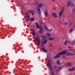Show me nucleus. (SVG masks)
<instances>
[{"label": "nucleus", "instance_id": "obj_1", "mask_svg": "<svg viewBox=\"0 0 75 75\" xmlns=\"http://www.w3.org/2000/svg\"><path fill=\"white\" fill-rule=\"evenodd\" d=\"M67 52V50H64L62 52H59L58 53V55L54 56L53 57V58L54 59H55L57 58H59V57H60V56L64 55L65 54H66Z\"/></svg>", "mask_w": 75, "mask_h": 75}, {"label": "nucleus", "instance_id": "obj_2", "mask_svg": "<svg viewBox=\"0 0 75 75\" xmlns=\"http://www.w3.org/2000/svg\"><path fill=\"white\" fill-rule=\"evenodd\" d=\"M43 6V4L42 3L40 4L36 8V10H37V11L38 12V14L39 15H41V11L40 9V8H41L42 6Z\"/></svg>", "mask_w": 75, "mask_h": 75}, {"label": "nucleus", "instance_id": "obj_3", "mask_svg": "<svg viewBox=\"0 0 75 75\" xmlns=\"http://www.w3.org/2000/svg\"><path fill=\"white\" fill-rule=\"evenodd\" d=\"M35 40L37 42L38 45H40V38L38 36H37Z\"/></svg>", "mask_w": 75, "mask_h": 75}, {"label": "nucleus", "instance_id": "obj_4", "mask_svg": "<svg viewBox=\"0 0 75 75\" xmlns=\"http://www.w3.org/2000/svg\"><path fill=\"white\" fill-rule=\"evenodd\" d=\"M47 66L49 68V69L51 70V71H52V67H51V64H50L49 62H48L47 64Z\"/></svg>", "mask_w": 75, "mask_h": 75}, {"label": "nucleus", "instance_id": "obj_5", "mask_svg": "<svg viewBox=\"0 0 75 75\" xmlns=\"http://www.w3.org/2000/svg\"><path fill=\"white\" fill-rule=\"evenodd\" d=\"M64 9H62L59 12V16H61L62 15L63 13H64Z\"/></svg>", "mask_w": 75, "mask_h": 75}, {"label": "nucleus", "instance_id": "obj_6", "mask_svg": "<svg viewBox=\"0 0 75 75\" xmlns=\"http://www.w3.org/2000/svg\"><path fill=\"white\" fill-rule=\"evenodd\" d=\"M28 13H31L32 14V16H34V14H35L34 13V11H32V10H29V11H27Z\"/></svg>", "mask_w": 75, "mask_h": 75}, {"label": "nucleus", "instance_id": "obj_7", "mask_svg": "<svg viewBox=\"0 0 75 75\" xmlns=\"http://www.w3.org/2000/svg\"><path fill=\"white\" fill-rule=\"evenodd\" d=\"M44 14L47 17H48V11L47 10H45L44 11Z\"/></svg>", "mask_w": 75, "mask_h": 75}, {"label": "nucleus", "instance_id": "obj_8", "mask_svg": "<svg viewBox=\"0 0 75 75\" xmlns=\"http://www.w3.org/2000/svg\"><path fill=\"white\" fill-rule=\"evenodd\" d=\"M46 36L47 37H50L52 36L51 35V34L48 33H46Z\"/></svg>", "mask_w": 75, "mask_h": 75}, {"label": "nucleus", "instance_id": "obj_9", "mask_svg": "<svg viewBox=\"0 0 75 75\" xmlns=\"http://www.w3.org/2000/svg\"><path fill=\"white\" fill-rule=\"evenodd\" d=\"M75 70V67H73L71 69H68L69 71V72H71L72 71H73Z\"/></svg>", "mask_w": 75, "mask_h": 75}, {"label": "nucleus", "instance_id": "obj_10", "mask_svg": "<svg viewBox=\"0 0 75 75\" xmlns=\"http://www.w3.org/2000/svg\"><path fill=\"white\" fill-rule=\"evenodd\" d=\"M52 15L53 17L54 18H58V16H57V15H56V13H53Z\"/></svg>", "mask_w": 75, "mask_h": 75}, {"label": "nucleus", "instance_id": "obj_11", "mask_svg": "<svg viewBox=\"0 0 75 75\" xmlns=\"http://www.w3.org/2000/svg\"><path fill=\"white\" fill-rule=\"evenodd\" d=\"M35 25L36 26V28H39L40 27H39V25L38 24V23L37 22H35Z\"/></svg>", "mask_w": 75, "mask_h": 75}, {"label": "nucleus", "instance_id": "obj_12", "mask_svg": "<svg viewBox=\"0 0 75 75\" xmlns=\"http://www.w3.org/2000/svg\"><path fill=\"white\" fill-rule=\"evenodd\" d=\"M56 63L57 65H61V63H60V62H59V60H57Z\"/></svg>", "mask_w": 75, "mask_h": 75}, {"label": "nucleus", "instance_id": "obj_13", "mask_svg": "<svg viewBox=\"0 0 75 75\" xmlns=\"http://www.w3.org/2000/svg\"><path fill=\"white\" fill-rule=\"evenodd\" d=\"M61 68H62V67H59L57 69L56 71L57 72H58L59 71H60V70H61Z\"/></svg>", "mask_w": 75, "mask_h": 75}, {"label": "nucleus", "instance_id": "obj_14", "mask_svg": "<svg viewBox=\"0 0 75 75\" xmlns=\"http://www.w3.org/2000/svg\"><path fill=\"white\" fill-rule=\"evenodd\" d=\"M42 50L43 52H47L45 50V49H44V48L42 47Z\"/></svg>", "mask_w": 75, "mask_h": 75}, {"label": "nucleus", "instance_id": "obj_15", "mask_svg": "<svg viewBox=\"0 0 75 75\" xmlns=\"http://www.w3.org/2000/svg\"><path fill=\"white\" fill-rule=\"evenodd\" d=\"M39 29H40V30H42L43 31V28H42V26H40L39 27Z\"/></svg>", "mask_w": 75, "mask_h": 75}, {"label": "nucleus", "instance_id": "obj_16", "mask_svg": "<svg viewBox=\"0 0 75 75\" xmlns=\"http://www.w3.org/2000/svg\"><path fill=\"white\" fill-rule=\"evenodd\" d=\"M42 31L41 30H39L38 32L39 34H41V33H42Z\"/></svg>", "mask_w": 75, "mask_h": 75}, {"label": "nucleus", "instance_id": "obj_17", "mask_svg": "<svg viewBox=\"0 0 75 75\" xmlns=\"http://www.w3.org/2000/svg\"><path fill=\"white\" fill-rule=\"evenodd\" d=\"M42 38L43 40H44V39H45V38H47V37L45 35H42Z\"/></svg>", "mask_w": 75, "mask_h": 75}, {"label": "nucleus", "instance_id": "obj_18", "mask_svg": "<svg viewBox=\"0 0 75 75\" xmlns=\"http://www.w3.org/2000/svg\"><path fill=\"white\" fill-rule=\"evenodd\" d=\"M69 4H70V7H73L74 6V4L72 3H71Z\"/></svg>", "mask_w": 75, "mask_h": 75}, {"label": "nucleus", "instance_id": "obj_19", "mask_svg": "<svg viewBox=\"0 0 75 75\" xmlns=\"http://www.w3.org/2000/svg\"><path fill=\"white\" fill-rule=\"evenodd\" d=\"M71 43L73 45H75V40L73 41Z\"/></svg>", "mask_w": 75, "mask_h": 75}, {"label": "nucleus", "instance_id": "obj_20", "mask_svg": "<svg viewBox=\"0 0 75 75\" xmlns=\"http://www.w3.org/2000/svg\"><path fill=\"white\" fill-rule=\"evenodd\" d=\"M66 65L67 66H71V63H67Z\"/></svg>", "mask_w": 75, "mask_h": 75}, {"label": "nucleus", "instance_id": "obj_21", "mask_svg": "<svg viewBox=\"0 0 75 75\" xmlns=\"http://www.w3.org/2000/svg\"><path fill=\"white\" fill-rule=\"evenodd\" d=\"M44 27H45V29H46V30H48L49 31H50V30L48 29V28H47V27L46 26V25H44Z\"/></svg>", "mask_w": 75, "mask_h": 75}, {"label": "nucleus", "instance_id": "obj_22", "mask_svg": "<svg viewBox=\"0 0 75 75\" xmlns=\"http://www.w3.org/2000/svg\"><path fill=\"white\" fill-rule=\"evenodd\" d=\"M26 20H27V21H28V20H30V18L29 17H26Z\"/></svg>", "mask_w": 75, "mask_h": 75}, {"label": "nucleus", "instance_id": "obj_23", "mask_svg": "<svg viewBox=\"0 0 75 75\" xmlns=\"http://www.w3.org/2000/svg\"><path fill=\"white\" fill-rule=\"evenodd\" d=\"M25 16L26 17H29V14H25Z\"/></svg>", "mask_w": 75, "mask_h": 75}, {"label": "nucleus", "instance_id": "obj_24", "mask_svg": "<svg viewBox=\"0 0 75 75\" xmlns=\"http://www.w3.org/2000/svg\"><path fill=\"white\" fill-rule=\"evenodd\" d=\"M41 43L42 47V48H44V43H43L42 42Z\"/></svg>", "mask_w": 75, "mask_h": 75}, {"label": "nucleus", "instance_id": "obj_25", "mask_svg": "<svg viewBox=\"0 0 75 75\" xmlns=\"http://www.w3.org/2000/svg\"><path fill=\"white\" fill-rule=\"evenodd\" d=\"M30 21H34V19L33 18H32L30 19Z\"/></svg>", "mask_w": 75, "mask_h": 75}, {"label": "nucleus", "instance_id": "obj_26", "mask_svg": "<svg viewBox=\"0 0 75 75\" xmlns=\"http://www.w3.org/2000/svg\"><path fill=\"white\" fill-rule=\"evenodd\" d=\"M47 42V40H45L44 41V44H45Z\"/></svg>", "mask_w": 75, "mask_h": 75}, {"label": "nucleus", "instance_id": "obj_27", "mask_svg": "<svg viewBox=\"0 0 75 75\" xmlns=\"http://www.w3.org/2000/svg\"><path fill=\"white\" fill-rule=\"evenodd\" d=\"M72 31H73V29H71L70 30V31L69 32V33H71V32H72Z\"/></svg>", "mask_w": 75, "mask_h": 75}, {"label": "nucleus", "instance_id": "obj_28", "mask_svg": "<svg viewBox=\"0 0 75 75\" xmlns=\"http://www.w3.org/2000/svg\"><path fill=\"white\" fill-rule=\"evenodd\" d=\"M32 33H33V36H34L35 35V33L34 32V31H33Z\"/></svg>", "mask_w": 75, "mask_h": 75}, {"label": "nucleus", "instance_id": "obj_29", "mask_svg": "<svg viewBox=\"0 0 75 75\" xmlns=\"http://www.w3.org/2000/svg\"><path fill=\"white\" fill-rule=\"evenodd\" d=\"M71 4V1H68V4Z\"/></svg>", "mask_w": 75, "mask_h": 75}, {"label": "nucleus", "instance_id": "obj_30", "mask_svg": "<svg viewBox=\"0 0 75 75\" xmlns=\"http://www.w3.org/2000/svg\"><path fill=\"white\" fill-rule=\"evenodd\" d=\"M70 6V4H67V8H68L69 7V6Z\"/></svg>", "mask_w": 75, "mask_h": 75}, {"label": "nucleus", "instance_id": "obj_31", "mask_svg": "<svg viewBox=\"0 0 75 75\" xmlns=\"http://www.w3.org/2000/svg\"><path fill=\"white\" fill-rule=\"evenodd\" d=\"M39 4V3L38 2H37L35 4L36 6H38Z\"/></svg>", "mask_w": 75, "mask_h": 75}, {"label": "nucleus", "instance_id": "obj_32", "mask_svg": "<svg viewBox=\"0 0 75 75\" xmlns=\"http://www.w3.org/2000/svg\"><path fill=\"white\" fill-rule=\"evenodd\" d=\"M64 25H67L68 24V23H64Z\"/></svg>", "mask_w": 75, "mask_h": 75}, {"label": "nucleus", "instance_id": "obj_33", "mask_svg": "<svg viewBox=\"0 0 75 75\" xmlns=\"http://www.w3.org/2000/svg\"><path fill=\"white\" fill-rule=\"evenodd\" d=\"M69 56H71V52H69Z\"/></svg>", "mask_w": 75, "mask_h": 75}, {"label": "nucleus", "instance_id": "obj_34", "mask_svg": "<svg viewBox=\"0 0 75 75\" xmlns=\"http://www.w3.org/2000/svg\"><path fill=\"white\" fill-rule=\"evenodd\" d=\"M71 55L72 56H74V55H75V53H71Z\"/></svg>", "mask_w": 75, "mask_h": 75}, {"label": "nucleus", "instance_id": "obj_35", "mask_svg": "<svg viewBox=\"0 0 75 75\" xmlns=\"http://www.w3.org/2000/svg\"><path fill=\"white\" fill-rule=\"evenodd\" d=\"M50 40H52L53 39H54V38H50Z\"/></svg>", "mask_w": 75, "mask_h": 75}, {"label": "nucleus", "instance_id": "obj_36", "mask_svg": "<svg viewBox=\"0 0 75 75\" xmlns=\"http://www.w3.org/2000/svg\"><path fill=\"white\" fill-rule=\"evenodd\" d=\"M67 56H69V53H67Z\"/></svg>", "mask_w": 75, "mask_h": 75}, {"label": "nucleus", "instance_id": "obj_37", "mask_svg": "<svg viewBox=\"0 0 75 75\" xmlns=\"http://www.w3.org/2000/svg\"><path fill=\"white\" fill-rule=\"evenodd\" d=\"M57 66H55L54 67V69H56V68H57Z\"/></svg>", "mask_w": 75, "mask_h": 75}, {"label": "nucleus", "instance_id": "obj_38", "mask_svg": "<svg viewBox=\"0 0 75 75\" xmlns=\"http://www.w3.org/2000/svg\"><path fill=\"white\" fill-rule=\"evenodd\" d=\"M47 39L48 40H50V38H47Z\"/></svg>", "mask_w": 75, "mask_h": 75}, {"label": "nucleus", "instance_id": "obj_39", "mask_svg": "<svg viewBox=\"0 0 75 75\" xmlns=\"http://www.w3.org/2000/svg\"><path fill=\"white\" fill-rule=\"evenodd\" d=\"M64 45H66L67 44V42H65L64 43Z\"/></svg>", "mask_w": 75, "mask_h": 75}, {"label": "nucleus", "instance_id": "obj_40", "mask_svg": "<svg viewBox=\"0 0 75 75\" xmlns=\"http://www.w3.org/2000/svg\"><path fill=\"white\" fill-rule=\"evenodd\" d=\"M63 58H66V57L65 56H63Z\"/></svg>", "mask_w": 75, "mask_h": 75}, {"label": "nucleus", "instance_id": "obj_41", "mask_svg": "<svg viewBox=\"0 0 75 75\" xmlns=\"http://www.w3.org/2000/svg\"><path fill=\"white\" fill-rule=\"evenodd\" d=\"M75 8H73L72 9V11H75Z\"/></svg>", "mask_w": 75, "mask_h": 75}, {"label": "nucleus", "instance_id": "obj_42", "mask_svg": "<svg viewBox=\"0 0 75 75\" xmlns=\"http://www.w3.org/2000/svg\"><path fill=\"white\" fill-rule=\"evenodd\" d=\"M50 47H52V44L50 43Z\"/></svg>", "mask_w": 75, "mask_h": 75}, {"label": "nucleus", "instance_id": "obj_43", "mask_svg": "<svg viewBox=\"0 0 75 75\" xmlns=\"http://www.w3.org/2000/svg\"><path fill=\"white\" fill-rule=\"evenodd\" d=\"M40 21V24H42V22H41V21Z\"/></svg>", "mask_w": 75, "mask_h": 75}, {"label": "nucleus", "instance_id": "obj_44", "mask_svg": "<svg viewBox=\"0 0 75 75\" xmlns=\"http://www.w3.org/2000/svg\"><path fill=\"white\" fill-rule=\"evenodd\" d=\"M69 25L70 26H71V23L69 24Z\"/></svg>", "mask_w": 75, "mask_h": 75}, {"label": "nucleus", "instance_id": "obj_45", "mask_svg": "<svg viewBox=\"0 0 75 75\" xmlns=\"http://www.w3.org/2000/svg\"><path fill=\"white\" fill-rule=\"evenodd\" d=\"M71 47H68V48H70Z\"/></svg>", "mask_w": 75, "mask_h": 75}, {"label": "nucleus", "instance_id": "obj_46", "mask_svg": "<svg viewBox=\"0 0 75 75\" xmlns=\"http://www.w3.org/2000/svg\"><path fill=\"white\" fill-rule=\"evenodd\" d=\"M52 1H53L54 2V0H52Z\"/></svg>", "mask_w": 75, "mask_h": 75}, {"label": "nucleus", "instance_id": "obj_47", "mask_svg": "<svg viewBox=\"0 0 75 75\" xmlns=\"http://www.w3.org/2000/svg\"><path fill=\"white\" fill-rule=\"evenodd\" d=\"M59 23H61V21H60V22H59Z\"/></svg>", "mask_w": 75, "mask_h": 75}, {"label": "nucleus", "instance_id": "obj_48", "mask_svg": "<svg viewBox=\"0 0 75 75\" xmlns=\"http://www.w3.org/2000/svg\"><path fill=\"white\" fill-rule=\"evenodd\" d=\"M52 75H54V74H52Z\"/></svg>", "mask_w": 75, "mask_h": 75}]
</instances>
